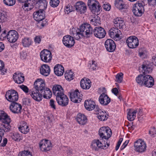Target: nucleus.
I'll use <instances>...</instances> for the list:
<instances>
[{"instance_id":"obj_1","label":"nucleus","mask_w":156,"mask_h":156,"mask_svg":"<svg viewBox=\"0 0 156 156\" xmlns=\"http://www.w3.org/2000/svg\"><path fill=\"white\" fill-rule=\"evenodd\" d=\"M99 38L104 37L106 34V32L104 29L101 27H96L93 30L90 25L87 23L82 24L80 27V29L74 32L73 35L75 38L79 40L81 37H86L89 38L92 37L93 35Z\"/></svg>"},{"instance_id":"obj_2","label":"nucleus","mask_w":156,"mask_h":156,"mask_svg":"<svg viewBox=\"0 0 156 156\" xmlns=\"http://www.w3.org/2000/svg\"><path fill=\"white\" fill-rule=\"evenodd\" d=\"M34 88L30 90V94L32 98L39 102L42 99V96L46 99L50 98L52 93L50 89L45 87L44 81L41 79H37L34 83Z\"/></svg>"},{"instance_id":"obj_3","label":"nucleus","mask_w":156,"mask_h":156,"mask_svg":"<svg viewBox=\"0 0 156 156\" xmlns=\"http://www.w3.org/2000/svg\"><path fill=\"white\" fill-rule=\"evenodd\" d=\"M136 81L139 84L141 85H144L148 87H152L154 83V79L151 76L143 75L142 74H140L136 77Z\"/></svg>"},{"instance_id":"obj_4","label":"nucleus","mask_w":156,"mask_h":156,"mask_svg":"<svg viewBox=\"0 0 156 156\" xmlns=\"http://www.w3.org/2000/svg\"><path fill=\"white\" fill-rule=\"evenodd\" d=\"M78 29H79V28H77V29L76 30H75V29H74V30L73 29L72 33L73 37L68 35H65L63 37L62 39V42L67 47L70 48L74 45L75 44L74 38H75L76 40V39L74 37V36L73 35V34L74 32H75V31L77 30ZM79 29H80V28Z\"/></svg>"},{"instance_id":"obj_5","label":"nucleus","mask_w":156,"mask_h":156,"mask_svg":"<svg viewBox=\"0 0 156 156\" xmlns=\"http://www.w3.org/2000/svg\"><path fill=\"white\" fill-rule=\"evenodd\" d=\"M5 98L9 102L12 103L16 102L18 99V93L14 90H8L6 93Z\"/></svg>"},{"instance_id":"obj_6","label":"nucleus","mask_w":156,"mask_h":156,"mask_svg":"<svg viewBox=\"0 0 156 156\" xmlns=\"http://www.w3.org/2000/svg\"><path fill=\"white\" fill-rule=\"evenodd\" d=\"M99 135L101 139L108 140L112 135V131L108 127H102L99 130Z\"/></svg>"},{"instance_id":"obj_7","label":"nucleus","mask_w":156,"mask_h":156,"mask_svg":"<svg viewBox=\"0 0 156 156\" xmlns=\"http://www.w3.org/2000/svg\"><path fill=\"white\" fill-rule=\"evenodd\" d=\"M92 149L97 151L98 150V147L99 148L104 149H106L107 147H106L105 141H103L102 139L99 140H95L92 142L91 145Z\"/></svg>"},{"instance_id":"obj_8","label":"nucleus","mask_w":156,"mask_h":156,"mask_svg":"<svg viewBox=\"0 0 156 156\" xmlns=\"http://www.w3.org/2000/svg\"><path fill=\"white\" fill-rule=\"evenodd\" d=\"M39 147L41 151L47 152L51 150L52 144L50 141L46 139L42 140L39 143Z\"/></svg>"},{"instance_id":"obj_9","label":"nucleus","mask_w":156,"mask_h":156,"mask_svg":"<svg viewBox=\"0 0 156 156\" xmlns=\"http://www.w3.org/2000/svg\"><path fill=\"white\" fill-rule=\"evenodd\" d=\"M70 98L71 101L75 103L80 102L82 99V95L78 89L71 91L70 95Z\"/></svg>"},{"instance_id":"obj_10","label":"nucleus","mask_w":156,"mask_h":156,"mask_svg":"<svg viewBox=\"0 0 156 156\" xmlns=\"http://www.w3.org/2000/svg\"><path fill=\"white\" fill-rule=\"evenodd\" d=\"M40 56L41 60L45 62H50L52 58L51 52L47 49L42 51L40 53Z\"/></svg>"},{"instance_id":"obj_11","label":"nucleus","mask_w":156,"mask_h":156,"mask_svg":"<svg viewBox=\"0 0 156 156\" xmlns=\"http://www.w3.org/2000/svg\"><path fill=\"white\" fill-rule=\"evenodd\" d=\"M127 44L131 48H136L139 45L138 38L135 36H131L126 40Z\"/></svg>"},{"instance_id":"obj_12","label":"nucleus","mask_w":156,"mask_h":156,"mask_svg":"<svg viewBox=\"0 0 156 156\" xmlns=\"http://www.w3.org/2000/svg\"><path fill=\"white\" fill-rule=\"evenodd\" d=\"M134 147L135 151L142 153L145 151L146 145L144 141L141 140H138L135 143Z\"/></svg>"},{"instance_id":"obj_13","label":"nucleus","mask_w":156,"mask_h":156,"mask_svg":"<svg viewBox=\"0 0 156 156\" xmlns=\"http://www.w3.org/2000/svg\"><path fill=\"white\" fill-rule=\"evenodd\" d=\"M56 100L58 104L62 107L66 106L68 104L69 99L64 93L57 96Z\"/></svg>"},{"instance_id":"obj_14","label":"nucleus","mask_w":156,"mask_h":156,"mask_svg":"<svg viewBox=\"0 0 156 156\" xmlns=\"http://www.w3.org/2000/svg\"><path fill=\"white\" fill-rule=\"evenodd\" d=\"M8 41L10 43H14L16 41L19 37L17 32L15 30L9 31L6 34Z\"/></svg>"},{"instance_id":"obj_15","label":"nucleus","mask_w":156,"mask_h":156,"mask_svg":"<svg viewBox=\"0 0 156 156\" xmlns=\"http://www.w3.org/2000/svg\"><path fill=\"white\" fill-rule=\"evenodd\" d=\"M104 45L106 50L109 52H113L116 48L114 41L111 39H107L105 41Z\"/></svg>"},{"instance_id":"obj_16","label":"nucleus","mask_w":156,"mask_h":156,"mask_svg":"<svg viewBox=\"0 0 156 156\" xmlns=\"http://www.w3.org/2000/svg\"><path fill=\"white\" fill-rule=\"evenodd\" d=\"M22 107L20 104L15 102L11 103L9 106V108L12 112L15 114H19L21 112Z\"/></svg>"},{"instance_id":"obj_17","label":"nucleus","mask_w":156,"mask_h":156,"mask_svg":"<svg viewBox=\"0 0 156 156\" xmlns=\"http://www.w3.org/2000/svg\"><path fill=\"white\" fill-rule=\"evenodd\" d=\"M75 8L77 12L80 13H84L86 11L87 7L85 3L82 2H78L74 5Z\"/></svg>"},{"instance_id":"obj_18","label":"nucleus","mask_w":156,"mask_h":156,"mask_svg":"<svg viewBox=\"0 0 156 156\" xmlns=\"http://www.w3.org/2000/svg\"><path fill=\"white\" fill-rule=\"evenodd\" d=\"M45 12L43 9H39L33 13V18L35 20L37 21H40L45 17Z\"/></svg>"},{"instance_id":"obj_19","label":"nucleus","mask_w":156,"mask_h":156,"mask_svg":"<svg viewBox=\"0 0 156 156\" xmlns=\"http://www.w3.org/2000/svg\"><path fill=\"white\" fill-rule=\"evenodd\" d=\"M144 11V7L142 4L140 3H138L133 10L134 15L137 16H141Z\"/></svg>"},{"instance_id":"obj_20","label":"nucleus","mask_w":156,"mask_h":156,"mask_svg":"<svg viewBox=\"0 0 156 156\" xmlns=\"http://www.w3.org/2000/svg\"><path fill=\"white\" fill-rule=\"evenodd\" d=\"M99 101L101 105L105 106L107 105L110 103L111 99L107 94L103 93L99 98Z\"/></svg>"},{"instance_id":"obj_21","label":"nucleus","mask_w":156,"mask_h":156,"mask_svg":"<svg viewBox=\"0 0 156 156\" xmlns=\"http://www.w3.org/2000/svg\"><path fill=\"white\" fill-rule=\"evenodd\" d=\"M32 6H35V8H39L40 9H46L47 6V2L45 0H40L35 3H32Z\"/></svg>"},{"instance_id":"obj_22","label":"nucleus","mask_w":156,"mask_h":156,"mask_svg":"<svg viewBox=\"0 0 156 156\" xmlns=\"http://www.w3.org/2000/svg\"><path fill=\"white\" fill-rule=\"evenodd\" d=\"M11 122L10 119H7V121L2 122L0 128L2 130L5 132H9L11 129V126L10 125Z\"/></svg>"},{"instance_id":"obj_23","label":"nucleus","mask_w":156,"mask_h":156,"mask_svg":"<svg viewBox=\"0 0 156 156\" xmlns=\"http://www.w3.org/2000/svg\"><path fill=\"white\" fill-rule=\"evenodd\" d=\"M13 78L16 83L20 84L23 82L24 80V76L22 73H15L13 76Z\"/></svg>"},{"instance_id":"obj_24","label":"nucleus","mask_w":156,"mask_h":156,"mask_svg":"<svg viewBox=\"0 0 156 156\" xmlns=\"http://www.w3.org/2000/svg\"><path fill=\"white\" fill-rule=\"evenodd\" d=\"M41 73L44 76H47L49 74L50 69L49 66L47 64L42 65L40 68Z\"/></svg>"},{"instance_id":"obj_25","label":"nucleus","mask_w":156,"mask_h":156,"mask_svg":"<svg viewBox=\"0 0 156 156\" xmlns=\"http://www.w3.org/2000/svg\"><path fill=\"white\" fill-rule=\"evenodd\" d=\"M53 93L56 97L58 95L64 93L62 87L59 85H55L52 88Z\"/></svg>"},{"instance_id":"obj_26","label":"nucleus","mask_w":156,"mask_h":156,"mask_svg":"<svg viewBox=\"0 0 156 156\" xmlns=\"http://www.w3.org/2000/svg\"><path fill=\"white\" fill-rule=\"evenodd\" d=\"M84 105L86 109L88 111L93 110L96 106L94 101L90 100H86L84 102Z\"/></svg>"},{"instance_id":"obj_27","label":"nucleus","mask_w":156,"mask_h":156,"mask_svg":"<svg viewBox=\"0 0 156 156\" xmlns=\"http://www.w3.org/2000/svg\"><path fill=\"white\" fill-rule=\"evenodd\" d=\"M115 26L117 28L119 29H122L125 26V23L122 18L120 17H117L115 19L113 20Z\"/></svg>"},{"instance_id":"obj_28","label":"nucleus","mask_w":156,"mask_h":156,"mask_svg":"<svg viewBox=\"0 0 156 156\" xmlns=\"http://www.w3.org/2000/svg\"><path fill=\"white\" fill-rule=\"evenodd\" d=\"M76 119L78 122L81 125H85L87 122V119L86 116L81 113L77 115Z\"/></svg>"},{"instance_id":"obj_29","label":"nucleus","mask_w":156,"mask_h":156,"mask_svg":"<svg viewBox=\"0 0 156 156\" xmlns=\"http://www.w3.org/2000/svg\"><path fill=\"white\" fill-rule=\"evenodd\" d=\"M54 71L56 75L60 76L62 75L64 71V68L62 65L58 64L55 66Z\"/></svg>"},{"instance_id":"obj_30","label":"nucleus","mask_w":156,"mask_h":156,"mask_svg":"<svg viewBox=\"0 0 156 156\" xmlns=\"http://www.w3.org/2000/svg\"><path fill=\"white\" fill-rule=\"evenodd\" d=\"M120 33V31L118 29V28H115L110 29L109 34L111 37L116 38L119 37Z\"/></svg>"},{"instance_id":"obj_31","label":"nucleus","mask_w":156,"mask_h":156,"mask_svg":"<svg viewBox=\"0 0 156 156\" xmlns=\"http://www.w3.org/2000/svg\"><path fill=\"white\" fill-rule=\"evenodd\" d=\"M90 80L89 79H82L80 82V86L82 88L84 89H88L90 87L91 84H90Z\"/></svg>"},{"instance_id":"obj_32","label":"nucleus","mask_w":156,"mask_h":156,"mask_svg":"<svg viewBox=\"0 0 156 156\" xmlns=\"http://www.w3.org/2000/svg\"><path fill=\"white\" fill-rule=\"evenodd\" d=\"M90 23L94 26H99L100 24V18L97 14L90 17Z\"/></svg>"},{"instance_id":"obj_33","label":"nucleus","mask_w":156,"mask_h":156,"mask_svg":"<svg viewBox=\"0 0 156 156\" xmlns=\"http://www.w3.org/2000/svg\"><path fill=\"white\" fill-rule=\"evenodd\" d=\"M142 68L143 69V75H146L151 72L152 69L150 66L143 64L142 65Z\"/></svg>"},{"instance_id":"obj_34","label":"nucleus","mask_w":156,"mask_h":156,"mask_svg":"<svg viewBox=\"0 0 156 156\" xmlns=\"http://www.w3.org/2000/svg\"><path fill=\"white\" fill-rule=\"evenodd\" d=\"M115 6L119 10L124 9L126 5L122 0H115L114 3Z\"/></svg>"},{"instance_id":"obj_35","label":"nucleus","mask_w":156,"mask_h":156,"mask_svg":"<svg viewBox=\"0 0 156 156\" xmlns=\"http://www.w3.org/2000/svg\"><path fill=\"white\" fill-rule=\"evenodd\" d=\"M90 10L94 14L96 15L98 14V12L100 11V9L101 8V6L98 3L95 4L94 5H93L89 7Z\"/></svg>"},{"instance_id":"obj_36","label":"nucleus","mask_w":156,"mask_h":156,"mask_svg":"<svg viewBox=\"0 0 156 156\" xmlns=\"http://www.w3.org/2000/svg\"><path fill=\"white\" fill-rule=\"evenodd\" d=\"M23 122V124L20 125V126L19 127V129L22 133L26 134L29 131V129L28 126L26 124V122Z\"/></svg>"},{"instance_id":"obj_37","label":"nucleus","mask_w":156,"mask_h":156,"mask_svg":"<svg viewBox=\"0 0 156 156\" xmlns=\"http://www.w3.org/2000/svg\"><path fill=\"white\" fill-rule=\"evenodd\" d=\"M108 116V115L107 114L106 112L100 110V112L98 113L97 116L99 120L104 121L107 119Z\"/></svg>"},{"instance_id":"obj_38","label":"nucleus","mask_w":156,"mask_h":156,"mask_svg":"<svg viewBox=\"0 0 156 156\" xmlns=\"http://www.w3.org/2000/svg\"><path fill=\"white\" fill-rule=\"evenodd\" d=\"M137 111L135 110L133 112L129 111L127 113V118L129 121L133 120L136 117V114Z\"/></svg>"},{"instance_id":"obj_39","label":"nucleus","mask_w":156,"mask_h":156,"mask_svg":"<svg viewBox=\"0 0 156 156\" xmlns=\"http://www.w3.org/2000/svg\"><path fill=\"white\" fill-rule=\"evenodd\" d=\"M10 119L8 115L3 110H0V120L2 122L7 121V119Z\"/></svg>"},{"instance_id":"obj_40","label":"nucleus","mask_w":156,"mask_h":156,"mask_svg":"<svg viewBox=\"0 0 156 156\" xmlns=\"http://www.w3.org/2000/svg\"><path fill=\"white\" fill-rule=\"evenodd\" d=\"M22 43L24 47H29L31 45L32 41L28 37H25L22 40Z\"/></svg>"},{"instance_id":"obj_41","label":"nucleus","mask_w":156,"mask_h":156,"mask_svg":"<svg viewBox=\"0 0 156 156\" xmlns=\"http://www.w3.org/2000/svg\"><path fill=\"white\" fill-rule=\"evenodd\" d=\"M7 19L6 13L2 11H0V22L4 23L6 21Z\"/></svg>"},{"instance_id":"obj_42","label":"nucleus","mask_w":156,"mask_h":156,"mask_svg":"<svg viewBox=\"0 0 156 156\" xmlns=\"http://www.w3.org/2000/svg\"><path fill=\"white\" fill-rule=\"evenodd\" d=\"M18 156H33L32 152L29 150H24L20 152Z\"/></svg>"},{"instance_id":"obj_43","label":"nucleus","mask_w":156,"mask_h":156,"mask_svg":"<svg viewBox=\"0 0 156 156\" xmlns=\"http://www.w3.org/2000/svg\"><path fill=\"white\" fill-rule=\"evenodd\" d=\"M73 73L72 72H71L70 70L68 71L67 72L65 73V76L66 79L69 81H70L73 79Z\"/></svg>"},{"instance_id":"obj_44","label":"nucleus","mask_w":156,"mask_h":156,"mask_svg":"<svg viewBox=\"0 0 156 156\" xmlns=\"http://www.w3.org/2000/svg\"><path fill=\"white\" fill-rule=\"evenodd\" d=\"M11 137L13 140L15 141H19L21 140V136L20 134L17 133H14L11 135Z\"/></svg>"},{"instance_id":"obj_45","label":"nucleus","mask_w":156,"mask_h":156,"mask_svg":"<svg viewBox=\"0 0 156 156\" xmlns=\"http://www.w3.org/2000/svg\"><path fill=\"white\" fill-rule=\"evenodd\" d=\"M123 75L122 73L117 74L116 76V81L119 83H121L123 80Z\"/></svg>"},{"instance_id":"obj_46","label":"nucleus","mask_w":156,"mask_h":156,"mask_svg":"<svg viewBox=\"0 0 156 156\" xmlns=\"http://www.w3.org/2000/svg\"><path fill=\"white\" fill-rule=\"evenodd\" d=\"M4 3L9 6H13L16 3L15 0H3Z\"/></svg>"},{"instance_id":"obj_47","label":"nucleus","mask_w":156,"mask_h":156,"mask_svg":"<svg viewBox=\"0 0 156 156\" xmlns=\"http://www.w3.org/2000/svg\"><path fill=\"white\" fill-rule=\"evenodd\" d=\"M5 65L4 62L0 60V71L2 72V74L3 75L6 72L7 70L5 68Z\"/></svg>"},{"instance_id":"obj_48","label":"nucleus","mask_w":156,"mask_h":156,"mask_svg":"<svg viewBox=\"0 0 156 156\" xmlns=\"http://www.w3.org/2000/svg\"><path fill=\"white\" fill-rule=\"evenodd\" d=\"M60 2L59 0H50V4L53 7H57Z\"/></svg>"},{"instance_id":"obj_49","label":"nucleus","mask_w":156,"mask_h":156,"mask_svg":"<svg viewBox=\"0 0 156 156\" xmlns=\"http://www.w3.org/2000/svg\"><path fill=\"white\" fill-rule=\"evenodd\" d=\"M28 0H18L20 2L23 3V4L22 5V8L25 10H27V11H28V9H25V8L28 6V4L26 3L27 2H28Z\"/></svg>"},{"instance_id":"obj_50","label":"nucleus","mask_w":156,"mask_h":156,"mask_svg":"<svg viewBox=\"0 0 156 156\" xmlns=\"http://www.w3.org/2000/svg\"><path fill=\"white\" fill-rule=\"evenodd\" d=\"M96 3L99 4V2L96 0H88L87 2V5L89 7L91 5H94Z\"/></svg>"},{"instance_id":"obj_51","label":"nucleus","mask_w":156,"mask_h":156,"mask_svg":"<svg viewBox=\"0 0 156 156\" xmlns=\"http://www.w3.org/2000/svg\"><path fill=\"white\" fill-rule=\"evenodd\" d=\"M92 63L90 64V69L94 70L96 69L97 65L96 62L94 60H92Z\"/></svg>"},{"instance_id":"obj_52","label":"nucleus","mask_w":156,"mask_h":156,"mask_svg":"<svg viewBox=\"0 0 156 156\" xmlns=\"http://www.w3.org/2000/svg\"><path fill=\"white\" fill-rule=\"evenodd\" d=\"M74 10V9H72V6L70 7V6L69 7L67 6L65 9V12L66 13L68 14L70 12L73 11Z\"/></svg>"},{"instance_id":"obj_53","label":"nucleus","mask_w":156,"mask_h":156,"mask_svg":"<svg viewBox=\"0 0 156 156\" xmlns=\"http://www.w3.org/2000/svg\"><path fill=\"white\" fill-rule=\"evenodd\" d=\"M30 100L28 98H25L23 99V103L26 105H29L30 103Z\"/></svg>"},{"instance_id":"obj_54","label":"nucleus","mask_w":156,"mask_h":156,"mask_svg":"<svg viewBox=\"0 0 156 156\" xmlns=\"http://www.w3.org/2000/svg\"><path fill=\"white\" fill-rule=\"evenodd\" d=\"M149 133L151 136L156 134V129L154 127H153L150 129L149 131Z\"/></svg>"},{"instance_id":"obj_55","label":"nucleus","mask_w":156,"mask_h":156,"mask_svg":"<svg viewBox=\"0 0 156 156\" xmlns=\"http://www.w3.org/2000/svg\"><path fill=\"white\" fill-rule=\"evenodd\" d=\"M55 103V101L53 99H51L50 100L49 102L50 106L51 108H53L54 109H56V106Z\"/></svg>"},{"instance_id":"obj_56","label":"nucleus","mask_w":156,"mask_h":156,"mask_svg":"<svg viewBox=\"0 0 156 156\" xmlns=\"http://www.w3.org/2000/svg\"><path fill=\"white\" fill-rule=\"evenodd\" d=\"M20 87L26 93L28 92L29 89L27 86L22 85L20 86Z\"/></svg>"},{"instance_id":"obj_57","label":"nucleus","mask_w":156,"mask_h":156,"mask_svg":"<svg viewBox=\"0 0 156 156\" xmlns=\"http://www.w3.org/2000/svg\"><path fill=\"white\" fill-rule=\"evenodd\" d=\"M111 5L109 4H104L103 5V8L106 11H109L111 9Z\"/></svg>"},{"instance_id":"obj_58","label":"nucleus","mask_w":156,"mask_h":156,"mask_svg":"<svg viewBox=\"0 0 156 156\" xmlns=\"http://www.w3.org/2000/svg\"><path fill=\"white\" fill-rule=\"evenodd\" d=\"M34 41L36 44H39L41 41V38L39 36H36L34 39Z\"/></svg>"},{"instance_id":"obj_59","label":"nucleus","mask_w":156,"mask_h":156,"mask_svg":"<svg viewBox=\"0 0 156 156\" xmlns=\"http://www.w3.org/2000/svg\"><path fill=\"white\" fill-rule=\"evenodd\" d=\"M152 63L156 66V55H154L152 56L151 59Z\"/></svg>"},{"instance_id":"obj_60","label":"nucleus","mask_w":156,"mask_h":156,"mask_svg":"<svg viewBox=\"0 0 156 156\" xmlns=\"http://www.w3.org/2000/svg\"><path fill=\"white\" fill-rule=\"evenodd\" d=\"M7 139L6 138H4L2 142L1 143V146L2 147L5 146L7 142Z\"/></svg>"},{"instance_id":"obj_61","label":"nucleus","mask_w":156,"mask_h":156,"mask_svg":"<svg viewBox=\"0 0 156 156\" xmlns=\"http://www.w3.org/2000/svg\"><path fill=\"white\" fill-rule=\"evenodd\" d=\"M112 92L115 95L117 96L119 92L118 90L116 88H114L112 89Z\"/></svg>"},{"instance_id":"obj_62","label":"nucleus","mask_w":156,"mask_h":156,"mask_svg":"<svg viewBox=\"0 0 156 156\" xmlns=\"http://www.w3.org/2000/svg\"><path fill=\"white\" fill-rule=\"evenodd\" d=\"M137 117L142 116L143 115L142 110L141 109L139 108L137 111Z\"/></svg>"},{"instance_id":"obj_63","label":"nucleus","mask_w":156,"mask_h":156,"mask_svg":"<svg viewBox=\"0 0 156 156\" xmlns=\"http://www.w3.org/2000/svg\"><path fill=\"white\" fill-rule=\"evenodd\" d=\"M4 44L1 42H0V52L2 51L4 48Z\"/></svg>"},{"instance_id":"obj_64","label":"nucleus","mask_w":156,"mask_h":156,"mask_svg":"<svg viewBox=\"0 0 156 156\" xmlns=\"http://www.w3.org/2000/svg\"><path fill=\"white\" fill-rule=\"evenodd\" d=\"M135 128V126L134 125L131 126L130 125L129 126L128 129L129 130H133Z\"/></svg>"}]
</instances>
